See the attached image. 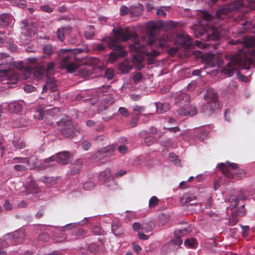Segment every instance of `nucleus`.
Masks as SVG:
<instances>
[{"mask_svg":"<svg viewBox=\"0 0 255 255\" xmlns=\"http://www.w3.org/2000/svg\"><path fill=\"white\" fill-rule=\"evenodd\" d=\"M179 232V233H178V236L180 237V238H181L182 236H184L187 234L188 232V229L187 228H184L182 230H176L174 232Z\"/></svg>","mask_w":255,"mask_h":255,"instance_id":"nucleus-58","label":"nucleus"},{"mask_svg":"<svg viewBox=\"0 0 255 255\" xmlns=\"http://www.w3.org/2000/svg\"><path fill=\"white\" fill-rule=\"evenodd\" d=\"M106 157V156H105V154L104 153L102 148H101L100 150H98L94 154L95 158L98 160L103 159Z\"/></svg>","mask_w":255,"mask_h":255,"instance_id":"nucleus-42","label":"nucleus"},{"mask_svg":"<svg viewBox=\"0 0 255 255\" xmlns=\"http://www.w3.org/2000/svg\"><path fill=\"white\" fill-rule=\"evenodd\" d=\"M95 140L98 143H101L102 144H106L108 141V138L103 135H100L97 136L95 138Z\"/></svg>","mask_w":255,"mask_h":255,"instance_id":"nucleus-44","label":"nucleus"},{"mask_svg":"<svg viewBox=\"0 0 255 255\" xmlns=\"http://www.w3.org/2000/svg\"><path fill=\"white\" fill-rule=\"evenodd\" d=\"M34 69L30 66H26L23 71V78L27 79L30 77L32 73L33 74Z\"/></svg>","mask_w":255,"mask_h":255,"instance_id":"nucleus-34","label":"nucleus"},{"mask_svg":"<svg viewBox=\"0 0 255 255\" xmlns=\"http://www.w3.org/2000/svg\"><path fill=\"white\" fill-rule=\"evenodd\" d=\"M188 116H193L197 114V110L195 106H191L190 107V110H188Z\"/></svg>","mask_w":255,"mask_h":255,"instance_id":"nucleus-57","label":"nucleus"},{"mask_svg":"<svg viewBox=\"0 0 255 255\" xmlns=\"http://www.w3.org/2000/svg\"><path fill=\"white\" fill-rule=\"evenodd\" d=\"M230 43L232 45L239 43L243 44L244 49L239 50V53L235 55H226L225 58L230 60L225 67L222 70V73L229 77L232 76L234 71L238 69H249L250 66L254 64V60L250 57L253 55L255 51L251 48L255 45V40L248 36L237 40H232Z\"/></svg>","mask_w":255,"mask_h":255,"instance_id":"nucleus-2","label":"nucleus"},{"mask_svg":"<svg viewBox=\"0 0 255 255\" xmlns=\"http://www.w3.org/2000/svg\"><path fill=\"white\" fill-rule=\"evenodd\" d=\"M10 59V57L7 54L3 53H0V67L4 65L8 64V61Z\"/></svg>","mask_w":255,"mask_h":255,"instance_id":"nucleus-33","label":"nucleus"},{"mask_svg":"<svg viewBox=\"0 0 255 255\" xmlns=\"http://www.w3.org/2000/svg\"><path fill=\"white\" fill-rule=\"evenodd\" d=\"M218 167L220 170L223 174L229 179H233L234 174L230 172L228 167H227L225 163H221L218 164Z\"/></svg>","mask_w":255,"mask_h":255,"instance_id":"nucleus-23","label":"nucleus"},{"mask_svg":"<svg viewBox=\"0 0 255 255\" xmlns=\"http://www.w3.org/2000/svg\"><path fill=\"white\" fill-rule=\"evenodd\" d=\"M195 35L197 37L205 41H218L221 38L220 33L215 28L207 30L205 28L202 27L196 31Z\"/></svg>","mask_w":255,"mask_h":255,"instance_id":"nucleus-7","label":"nucleus"},{"mask_svg":"<svg viewBox=\"0 0 255 255\" xmlns=\"http://www.w3.org/2000/svg\"><path fill=\"white\" fill-rule=\"evenodd\" d=\"M168 220L169 219L168 217H166L165 215H162L160 216L158 225L161 227L164 226L166 225Z\"/></svg>","mask_w":255,"mask_h":255,"instance_id":"nucleus-46","label":"nucleus"},{"mask_svg":"<svg viewBox=\"0 0 255 255\" xmlns=\"http://www.w3.org/2000/svg\"><path fill=\"white\" fill-rule=\"evenodd\" d=\"M25 191L28 194H35L40 192V189L34 180H31L25 187Z\"/></svg>","mask_w":255,"mask_h":255,"instance_id":"nucleus-21","label":"nucleus"},{"mask_svg":"<svg viewBox=\"0 0 255 255\" xmlns=\"http://www.w3.org/2000/svg\"><path fill=\"white\" fill-rule=\"evenodd\" d=\"M128 8L125 5H123L120 8V14L121 15H125L128 14Z\"/></svg>","mask_w":255,"mask_h":255,"instance_id":"nucleus-64","label":"nucleus"},{"mask_svg":"<svg viewBox=\"0 0 255 255\" xmlns=\"http://www.w3.org/2000/svg\"><path fill=\"white\" fill-rule=\"evenodd\" d=\"M5 239L8 244L15 245L21 244L25 238V232L23 230H19L5 236Z\"/></svg>","mask_w":255,"mask_h":255,"instance_id":"nucleus-11","label":"nucleus"},{"mask_svg":"<svg viewBox=\"0 0 255 255\" xmlns=\"http://www.w3.org/2000/svg\"><path fill=\"white\" fill-rule=\"evenodd\" d=\"M95 186V183L92 181L85 182L83 185V188L85 190H90Z\"/></svg>","mask_w":255,"mask_h":255,"instance_id":"nucleus-43","label":"nucleus"},{"mask_svg":"<svg viewBox=\"0 0 255 255\" xmlns=\"http://www.w3.org/2000/svg\"><path fill=\"white\" fill-rule=\"evenodd\" d=\"M0 21L4 25H7L9 21V16L6 13H3L0 15Z\"/></svg>","mask_w":255,"mask_h":255,"instance_id":"nucleus-40","label":"nucleus"},{"mask_svg":"<svg viewBox=\"0 0 255 255\" xmlns=\"http://www.w3.org/2000/svg\"><path fill=\"white\" fill-rule=\"evenodd\" d=\"M169 158L174 164L179 165L180 164V161L178 159L177 156L174 153H171L170 154Z\"/></svg>","mask_w":255,"mask_h":255,"instance_id":"nucleus-45","label":"nucleus"},{"mask_svg":"<svg viewBox=\"0 0 255 255\" xmlns=\"http://www.w3.org/2000/svg\"><path fill=\"white\" fill-rule=\"evenodd\" d=\"M39 9L42 11L47 13H51L53 11V8L47 4L40 5Z\"/></svg>","mask_w":255,"mask_h":255,"instance_id":"nucleus-48","label":"nucleus"},{"mask_svg":"<svg viewBox=\"0 0 255 255\" xmlns=\"http://www.w3.org/2000/svg\"><path fill=\"white\" fill-rule=\"evenodd\" d=\"M142 76L140 73H136L133 77L132 80L134 83L139 82L142 78Z\"/></svg>","mask_w":255,"mask_h":255,"instance_id":"nucleus-61","label":"nucleus"},{"mask_svg":"<svg viewBox=\"0 0 255 255\" xmlns=\"http://www.w3.org/2000/svg\"><path fill=\"white\" fill-rule=\"evenodd\" d=\"M8 109L11 112L18 113L22 111V107L17 102H13L8 105Z\"/></svg>","mask_w":255,"mask_h":255,"instance_id":"nucleus-24","label":"nucleus"},{"mask_svg":"<svg viewBox=\"0 0 255 255\" xmlns=\"http://www.w3.org/2000/svg\"><path fill=\"white\" fill-rule=\"evenodd\" d=\"M91 144L90 142L85 140L82 143V146L85 150H88L90 149Z\"/></svg>","mask_w":255,"mask_h":255,"instance_id":"nucleus-60","label":"nucleus"},{"mask_svg":"<svg viewBox=\"0 0 255 255\" xmlns=\"http://www.w3.org/2000/svg\"><path fill=\"white\" fill-rule=\"evenodd\" d=\"M88 250L93 254H96L98 252L99 248L97 245L92 244L88 246Z\"/></svg>","mask_w":255,"mask_h":255,"instance_id":"nucleus-50","label":"nucleus"},{"mask_svg":"<svg viewBox=\"0 0 255 255\" xmlns=\"http://www.w3.org/2000/svg\"><path fill=\"white\" fill-rule=\"evenodd\" d=\"M33 157L31 156L29 158H23V157H16L13 158V163H24L27 165H29L30 164V160Z\"/></svg>","mask_w":255,"mask_h":255,"instance_id":"nucleus-31","label":"nucleus"},{"mask_svg":"<svg viewBox=\"0 0 255 255\" xmlns=\"http://www.w3.org/2000/svg\"><path fill=\"white\" fill-rule=\"evenodd\" d=\"M159 203V200L156 196H152L149 200V207L150 208L155 207Z\"/></svg>","mask_w":255,"mask_h":255,"instance_id":"nucleus-39","label":"nucleus"},{"mask_svg":"<svg viewBox=\"0 0 255 255\" xmlns=\"http://www.w3.org/2000/svg\"><path fill=\"white\" fill-rule=\"evenodd\" d=\"M190 96L186 93H180L178 95L176 99V103L179 106H185L189 104Z\"/></svg>","mask_w":255,"mask_h":255,"instance_id":"nucleus-18","label":"nucleus"},{"mask_svg":"<svg viewBox=\"0 0 255 255\" xmlns=\"http://www.w3.org/2000/svg\"><path fill=\"white\" fill-rule=\"evenodd\" d=\"M112 231L117 236L121 235L124 233V230L121 223L118 220H115L112 223Z\"/></svg>","mask_w":255,"mask_h":255,"instance_id":"nucleus-19","label":"nucleus"},{"mask_svg":"<svg viewBox=\"0 0 255 255\" xmlns=\"http://www.w3.org/2000/svg\"><path fill=\"white\" fill-rule=\"evenodd\" d=\"M187 113V111L185 110L184 108L181 107L176 111V114H177L178 116L185 117L188 116Z\"/></svg>","mask_w":255,"mask_h":255,"instance_id":"nucleus-53","label":"nucleus"},{"mask_svg":"<svg viewBox=\"0 0 255 255\" xmlns=\"http://www.w3.org/2000/svg\"><path fill=\"white\" fill-rule=\"evenodd\" d=\"M83 160L81 159H77L70 166L71 174L76 175L79 174L82 168Z\"/></svg>","mask_w":255,"mask_h":255,"instance_id":"nucleus-20","label":"nucleus"},{"mask_svg":"<svg viewBox=\"0 0 255 255\" xmlns=\"http://www.w3.org/2000/svg\"><path fill=\"white\" fill-rule=\"evenodd\" d=\"M120 114L124 117H128L129 115L128 110L124 107H120L119 109Z\"/></svg>","mask_w":255,"mask_h":255,"instance_id":"nucleus-56","label":"nucleus"},{"mask_svg":"<svg viewBox=\"0 0 255 255\" xmlns=\"http://www.w3.org/2000/svg\"><path fill=\"white\" fill-rule=\"evenodd\" d=\"M243 231V235L244 237H247L249 235V227L248 226L241 225Z\"/></svg>","mask_w":255,"mask_h":255,"instance_id":"nucleus-62","label":"nucleus"},{"mask_svg":"<svg viewBox=\"0 0 255 255\" xmlns=\"http://www.w3.org/2000/svg\"><path fill=\"white\" fill-rule=\"evenodd\" d=\"M43 53L47 55L50 56L54 52V50L52 45L46 44L43 48Z\"/></svg>","mask_w":255,"mask_h":255,"instance_id":"nucleus-35","label":"nucleus"},{"mask_svg":"<svg viewBox=\"0 0 255 255\" xmlns=\"http://www.w3.org/2000/svg\"><path fill=\"white\" fill-rule=\"evenodd\" d=\"M206 103L202 108L203 113L209 116L220 108L216 92L213 89H208L205 95Z\"/></svg>","mask_w":255,"mask_h":255,"instance_id":"nucleus-3","label":"nucleus"},{"mask_svg":"<svg viewBox=\"0 0 255 255\" xmlns=\"http://www.w3.org/2000/svg\"><path fill=\"white\" fill-rule=\"evenodd\" d=\"M176 42L182 48L188 49L192 45L191 38L185 32H182L177 35Z\"/></svg>","mask_w":255,"mask_h":255,"instance_id":"nucleus-13","label":"nucleus"},{"mask_svg":"<svg viewBox=\"0 0 255 255\" xmlns=\"http://www.w3.org/2000/svg\"><path fill=\"white\" fill-rule=\"evenodd\" d=\"M47 84L48 88L52 92L56 91L57 86L56 84V80L54 78L48 79L47 81Z\"/></svg>","mask_w":255,"mask_h":255,"instance_id":"nucleus-32","label":"nucleus"},{"mask_svg":"<svg viewBox=\"0 0 255 255\" xmlns=\"http://www.w3.org/2000/svg\"><path fill=\"white\" fill-rule=\"evenodd\" d=\"M196 242L193 238L187 239L184 242V245L191 248H194L196 246Z\"/></svg>","mask_w":255,"mask_h":255,"instance_id":"nucleus-41","label":"nucleus"},{"mask_svg":"<svg viewBox=\"0 0 255 255\" xmlns=\"http://www.w3.org/2000/svg\"><path fill=\"white\" fill-rule=\"evenodd\" d=\"M246 199V197L242 193H240L235 199H232L233 201H231L230 207L234 216L242 217L245 215V200Z\"/></svg>","mask_w":255,"mask_h":255,"instance_id":"nucleus-6","label":"nucleus"},{"mask_svg":"<svg viewBox=\"0 0 255 255\" xmlns=\"http://www.w3.org/2000/svg\"><path fill=\"white\" fill-rule=\"evenodd\" d=\"M55 66V63L54 62H51L48 63L47 64L46 68L45 67V71L44 72V74L46 72H49L51 70L53 69Z\"/></svg>","mask_w":255,"mask_h":255,"instance_id":"nucleus-55","label":"nucleus"},{"mask_svg":"<svg viewBox=\"0 0 255 255\" xmlns=\"http://www.w3.org/2000/svg\"><path fill=\"white\" fill-rule=\"evenodd\" d=\"M174 249V247H173L172 244H171V243L169 241V242L165 244L164 246H163L161 251L164 253H167L173 251Z\"/></svg>","mask_w":255,"mask_h":255,"instance_id":"nucleus-38","label":"nucleus"},{"mask_svg":"<svg viewBox=\"0 0 255 255\" xmlns=\"http://www.w3.org/2000/svg\"><path fill=\"white\" fill-rule=\"evenodd\" d=\"M178 232H174L175 239H173L170 241V243L173 247L175 246H180L182 244V240L180 238V237L178 236Z\"/></svg>","mask_w":255,"mask_h":255,"instance_id":"nucleus-30","label":"nucleus"},{"mask_svg":"<svg viewBox=\"0 0 255 255\" xmlns=\"http://www.w3.org/2000/svg\"><path fill=\"white\" fill-rule=\"evenodd\" d=\"M36 112L38 114V115H34V118L39 120H42L45 116V113H46L47 115L53 117L59 112V110L57 108H53L51 109L47 110L44 112L42 106H40L38 107Z\"/></svg>","mask_w":255,"mask_h":255,"instance_id":"nucleus-14","label":"nucleus"},{"mask_svg":"<svg viewBox=\"0 0 255 255\" xmlns=\"http://www.w3.org/2000/svg\"><path fill=\"white\" fill-rule=\"evenodd\" d=\"M147 28L149 31L147 37L143 36L141 37L140 40H139L137 35L136 38L138 39L139 43L144 45L145 50L146 51L150 52L153 50L149 51L148 48H150L156 40L155 34L159 30V27L154 22H150L148 25ZM155 50L156 51V50Z\"/></svg>","mask_w":255,"mask_h":255,"instance_id":"nucleus-5","label":"nucleus"},{"mask_svg":"<svg viewBox=\"0 0 255 255\" xmlns=\"http://www.w3.org/2000/svg\"><path fill=\"white\" fill-rule=\"evenodd\" d=\"M76 236L84 237L86 236V232L82 228H79L75 231Z\"/></svg>","mask_w":255,"mask_h":255,"instance_id":"nucleus-54","label":"nucleus"},{"mask_svg":"<svg viewBox=\"0 0 255 255\" xmlns=\"http://www.w3.org/2000/svg\"><path fill=\"white\" fill-rule=\"evenodd\" d=\"M99 180L103 182L112 190L115 189L117 186V184L114 180V176L111 174V170L110 168L106 169L99 174Z\"/></svg>","mask_w":255,"mask_h":255,"instance_id":"nucleus-10","label":"nucleus"},{"mask_svg":"<svg viewBox=\"0 0 255 255\" xmlns=\"http://www.w3.org/2000/svg\"><path fill=\"white\" fill-rule=\"evenodd\" d=\"M208 131L202 128L196 130L197 136L200 139L203 140L208 136Z\"/></svg>","mask_w":255,"mask_h":255,"instance_id":"nucleus-29","label":"nucleus"},{"mask_svg":"<svg viewBox=\"0 0 255 255\" xmlns=\"http://www.w3.org/2000/svg\"><path fill=\"white\" fill-rule=\"evenodd\" d=\"M91 231L94 235H100L102 234L101 228L98 225H95L91 228Z\"/></svg>","mask_w":255,"mask_h":255,"instance_id":"nucleus-51","label":"nucleus"},{"mask_svg":"<svg viewBox=\"0 0 255 255\" xmlns=\"http://www.w3.org/2000/svg\"><path fill=\"white\" fill-rule=\"evenodd\" d=\"M180 200L183 204H186L189 205H197L198 204L196 196L188 193L184 194L181 197Z\"/></svg>","mask_w":255,"mask_h":255,"instance_id":"nucleus-16","label":"nucleus"},{"mask_svg":"<svg viewBox=\"0 0 255 255\" xmlns=\"http://www.w3.org/2000/svg\"><path fill=\"white\" fill-rule=\"evenodd\" d=\"M74 61L72 60L70 63H68L63 68L66 69L69 73H72L74 72L79 67L78 64L74 62Z\"/></svg>","mask_w":255,"mask_h":255,"instance_id":"nucleus-28","label":"nucleus"},{"mask_svg":"<svg viewBox=\"0 0 255 255\" xmlns=\"http://www.w3.org/2000/svg\"><path fill=\"white\" fill-rule=\"evenodd\" d=\"M157 111L159 113H164L170 109V105L167 103H156Z\"/></svg>","mask_w":255,"mask_h":255,"instance_id":"nucleus-25","label":"nucleus"},{"mask_svg":"<svg viewBox=\"0 0 255 255\" xmlns=\"http://www.w3.org/2000/svg\"><path fill=\"white\" fill-rule=\"evenodd\" d=\"M114 71L113 69H108L105 71V77L108 80H111L114 78Z\"/></svg>","mask_w":255,"mask_h":255,"instance_id":"nucleus-52","label":"nucleus"},{"mask_svg":"<svg viewBox=\"0 0 255 255\" xmlns=\"http://www.w3.org/2000/svg\"><path fill=\"white\" fill-rule=\"evenodd\" d=\"M26 66H31L32 67V69H34L33 75L37 78L44 75L45 66L39 64L38 60L35 57L27 58Z\"/></svg>","mask_w":255,"mask_h":255,"instance_id":"nucleus-9","label":"nucleus"},{"mask_svg":"<svg viewBox=\"0 0 255 255\" xmlns=\"http://www.w3.org/2000/svg\"><path fill=\"white\" fill-rule=\"evenodd\" d=\"M8 245V241L5 240H0V255H6V251L4 249L7 247Z\"/></svg>","mask_w":255,"mask_h":255,"instance_id":"nucleus-37","label":"nucleus"},{"mask_svg":"<svg viewBox=\"0 0 255 255\" xmlns=\"http://www.w3.org/2000/svg\"><path fill=\"white\" fill-rule=\"evenodd\" d=\"M202 17L203 19L208 21H210L212 19V15L205 11L202 12Z\"/></svg>","mask_w":255,"mask_h":255,"instance_id":"nucleus-59","label":"nucleus"},{"mask_svg":"<svg viewBox=\"0 0 255 255\" xmlns=\"http://www.w3.org/2000/svg\"><path fill=\"white\" fill-rule=\"evenodd\" d=\"M105 102L108 104L111 105L113 104L115 102V99L112 97L111 96H107L104 99Z\"/></svg>","mask_w":255,"mask_h":255,"instance_id":"nucleus-63","label":"nucleus"},{"mask_svg":"<svg viewBox=\"0 0 255 255\" xmlns=\"http://www.w3.org/2000/svg\"><path fill=\"white\" fill-rule=\"evenodd\" d=\"M57 36L59 40L63 41L65 39V33L61 28H58L56 32Z\"/></svg>","mask_w":255,"mask_h":255,"instance_id":"nucleus-49","label":"nucleus"},{"mask_svg":"<svg viewBox=\"0 0 255 255\" xmlns=\"http://www.w3.org/2000/svg\"><path fill=\"white\" fill-rule=\"evenodd\" d=\"M155 226V222L153 220H145L141 224V230L148 233L151 232Z\"/></svg>","mask_w":255,"mask_h":255,"instance_id":"nucleus-22","label":"nucleus"},{"mask_svg":"<svg viewBox=\"0 0 255 255\" xmlns=\"http://www.w3.org/2000/svg\"><path fill=\"white\" fill-rule=\"evenodd\" d=\"M0 73L1 76L7 78L9 80H17L19 79V75L14 71L11 69L9 67L5 68L4 67L0 68Z\"/></svg>","mask_w":255,"mask_h":255,"instance_id":"nucleus-15","label":"nucleus"},{"mask_svg":"<svg viewBox=\"0 0 255 255\" xmlns=\"http://www.w3.org/2000/svg\"><path fill=\"white\" fill-rule=\"evenodd\" d=\"M136 54L132 55V61L125 60L119 65V70L123 73H128L132 68L133 64L139 66L142 61L143 55L147 56L145 52H135Z\"/></svg>","mask_w":255,"mask_h":255,"instance_id":"nucleus-8","label":"nucleus"},{"mask_svg":"<svg viewBox=\"0 0 255 255\" xmlns=\"http://www.w3.org/2000/svg\"><path fill=\"white\" fill-rule=\"evenodd\" d=\"M57 55L59 57H62L60 63L62 68L65 66L66 65L68 64L71 61L74 60L76 61L78 60L76 56L72 53L71 49H61L57 52Z\"/></svg>","mask_w":255,"mask_h":255,"instance_id":"nucleus-12","label":"nucleus"},{"mask_svg":"<svg viewBox=\"0 0 255 255\" xmlns=\"http://www.w3.org/2000/svg\"><path fill=\"white\" fill-rule=\"evenodd\" d=\"M156 140L155 137L152 136H147L144 139V142L147 146H150L153 143L155 142Z\"/></svg>","mask_w":255,"mask_h":255,"instance_id":"nucleus-47","label":"nucleus"},{"mask_svg":"<svg viewBox=\"0 0 255 255\" xmlns=\"http://www.w3.org/2000/svg\"><path fill=\"white\" fill-rule=\"evenodd\" d=\"M58 125L61 128V134L65 137H72L80 133L82 129L78 126H74L71 119L68 117L63 118L58 122Z\"/></svg>","mask_w":255,"mask_h":255,"instance_id":"nucleus-4","label":"nucleus"},{"mask_svg":"<svg viewBox=\"0 0 255 255\" xmlns=\"http://www.w3.org/2000/svg\"><path fill=\"white\" fill-rule=\"evenodd\" d=\"M12 144L16 149H21L25 147L26 144L22 140L15 138L12 141Z\"/></svg>","mask_w":255,"mask_h":255,"instance_id":"nucleus-26","label":"nucleus"},{"mask_svg":"<svg viewBox=\"0 0 255 255\" xmlns=\"http://www.w3.org/2000/svg\"><path fill=\"white\" fill-rule=\"evenodd\" d=\"M114 34L113 37H108L103 40L106 42L108 47L117 52L113 51L110 54L109 61L114 63L119 57H124L126 56L127 53L123 49V47L120 44L119 42L127 41L131 40L132 44L129 45V48L131 52H145L148 57L147 59V62L148 64H152L154 62V58L158 56L159 52L153 50L149 52L145 50L144 45L139 42L136 38L137 33L130 30L128 28H122L119 27L114 28L113 29Z\"/></svg>","mask_w":255,"mask_h":255,"instance_id":"nucleus-1","label":"nucleus"},{"mask_svg":"<svg viewBox=\"0 0 255 255\" xmlns=\"http://www.w3.org/2000/svg\"><path fill=\"white\" fill-rule=\"evenodd\" d=\"M57 162L62 165L68 164L70 157V153L68 151L60 152L55 155Z\"/></svg>","mask_w":255,"mask_h":255,"instance_id":"nucleus-17","label":"nucleus"},{"mask_svg":"<svg viewBox=\"0 0 255 255\" xmlns=\"http://www.w3.org/2000/svg\"><path fill=\"white\" fill-rule=\"evenodd\" d=\"M104 153L107 157H110L114 155L115 146L113 145H108L102 148Z\"/></svg>","mask_w":255,"mask_h":255,"instance_id":"nucleus-27","label":"nucleus"},{"mask_svg":"<svg viewBox=\"0 0 255 255\" xmlns=\"http://www.w3.org/2000/svg\"><path fill=\"white\" fill-rule=\"evenodd\" d=\"M214 57V54L211 52L207 53L205 54H203L202 60L204 62L209 64L213 61Z\"/></svg>","mask_w":255,"mask_h":255,"instance_id":"nucleus-36","label":"nucleus"}]
</instances>
